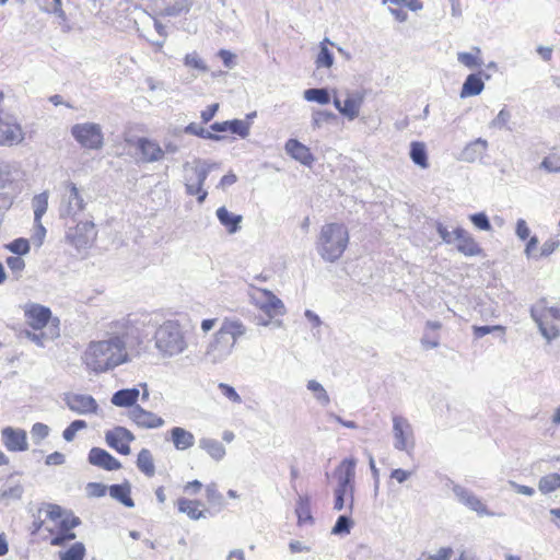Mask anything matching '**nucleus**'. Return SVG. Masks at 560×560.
Wrapping results in <instances>:
<instances>
[{
  "mask_svg": "<svg viewBox=\"0 0 560 560\" xmlns=\"http://www.w3.org/2000/svg\"><path fill=\"white\" fill-rule=\"evenodd\" d=\"M136 323L131 316L109 323L106 338L91 341L84 351L86 368L95 373H104L127 363L130 360L128 347L139 341Z\"/></svg>",
  "mask_w": 560,
  "mask_h": 560,
  "instance_id": "1",
  "label": "nucleus"
},
{
  "mask_svg": "<svg viewBox=\"0 0 560 560\" xmlns=\"http://www.w3.org/2000/svg\"><path fill=\"white\" fill-rule=\"evenodd\" d=\"M246 334L247 327L241 319L225 317L207 345L206 360L212 364L224 362L232 355L237 341Z\"/></svg>",
  "mask_w": 560,
  "mask_h": 560,
  "instance_id": "2",
  "label": "nucleus"
},
{
  "mask_svg": "<svg viewBox=\"0 0 560 560\" xmlns=\"http://www.w3.org/2000/svg\"><path fill=\"white\" fill-rule=\"evenodd\" d=\"M349 240V230L343 223H325L316 240L317 254L323 260L335 262L343 255Z\"/></svg>",
  "mask_w": 560,
  "mask_h": 560,
  "instance_id": "3",
  "label": "nucleus"
},
{
  "mask_svg": "<svg viewBox=\"0 0 560 560\" xmlns=\"http://www.w3.org/2000/svg\"><path fill=\"white\" fill-rule=\"evenodd\" d=\"M154 346L163 358L182 354L188 348V342L182 325L177 320L163 322L154 332Z\"/></svg>",
  "mask_w": 560,
  "mask_h": 560,
  "instance_id": "4",
  "label": "nucleus"
},
{
  "mask_svg": "<svg viewBox=\"0 0 560 560\" xmlns=\"http://www.w3.org/2000/svg\"><path fill=\"white\" fill-rule=\"evenodd\" d=\"M248 295L250 303L262 311L269 318L285 314L283 302L271 291L250 284Z\"/></svg>",
  "mask_w": 560,
  "mask_h": 560,
  "instance_id": "5",
  "label": "nucleus"
},
{
  "mask_svg": "<svg viewBox=\"0 0 560 560\" xmlns=\"http://www.w3.org/2000/svg\"><path fill=\"white\" fill-rule=\"evenodd\" d=\"M71 136L84 149L97 151L104 147V132L100 124H75L71 127Z\"/></svg>",
  "mask_w": 560,
  "mask_h": 560,
  "instance_id": "6",
  "label": "nucleus"
},
{
  "mask_svg": "<svg viewBox=\"0 0 560 560\" xmlns=\"http://www.w3.org/2000/svg\"><path fill=\"white\" fill-rule=\"evenodd\" d=\"M86 202L82 191L72 182L65 184L61 201L59 206L60 218L74 219L85 210Z\"/></svg>",
  "mask_w": 560,
  "mask_h": 560,
  "instance_id": "7",
  "label": "nucleus"
},
{
  "mask_svg": "<svg viewBox=\"0 0 560 560\" xmlns=\"http://www.w3.org/2000/svg\"><path fill=\"white\" fill-rule=\"evenodd\" d=\"M392 421L395 450L410 453L416 445L415 432L411 423L407 418L399 415H394L392 417Z\"/></svg>",
  "mask_w": 560,
  "mask_h": 560,
  "instance_id": "8",
  "label": "nucleus"
},
{
  "mask_svg": "<svg viewBox=\"0 0 560 560\" xmlns=\"http://www.w3.org/2000/svg\"><path fill=\"white\" fill-rule=\"evenodd\" d=\"M25 132L16 118L0 113V147H13L23 142Z\"/></svg>",
  "mask_w": 560,
  "mask_h": 560,
  "instance_id": "9",
  "label": "nucleus"
},
{
  "mask_svg": "<svg viewBox=\"0 0 560 560\" xmlns=\"http://www.w3.org/2000/svg\"><path fill=\"white\" fill-rule=\"evenodd\" d=\"M63 401L77 415H96L98 411L97 401L88 394L67 393L65 394Z\"/></svg>",
  "mask_w": 560,
  "mask_h": 560,
  "instance_id": "10",
  "label": "nucleus"
},
{
  "mask_svg": "<svg viewBox=\"0 0 560 560\" xmlns=\"http://www.w3.org/2000/svg\"><path fill=\"white\" fill-rule=\"evenodd\" d=\"M135 440L131 431L124 427H115L105 433V441L109 447L122 455L130 454L129 443Z\"/></svg>",
  "mask_w": 560,
  "mask_h": 560,
  "instance_id": "11",
  "label": "nucleus"
},
{
  "mask_svg": "<svg viewBox=\"0 0 560 560\" xmlns=\"http://www.w3.org/2000/svg\"><path fill=\"white\" fill-rule=\"evenodd\" d=\"M452 490L462 504L476 512L479 516H494V513L489 511L486 504L470 490L459 485H454Z\"/></svg>",
  "mask_w": 560,
  "mask_h": 560,
  "instance_id": "12",
  "label": "nucleus"
},
{
  "mask_svg": "<svg viewBox=\"0 0 560 560\" xmlns=\"http://www.w3.org/2000/svg\"><path fill=\"white\" fill-rule=\"evenodd\" d=\"M97 232L92 221H84L77 224L68 237L77 248L89 247L96 238Z\"/></svg>",
  "mask_w": 560,
  "mask_h": 560,
  "instance_id": "13",
  "label": "nucleus"
},
{
  "mask_svg": "<svg viewBox=\"0 0 560 560\" xmlns=\"http://www.w3.org/2000/svg\"><path fill=\"white\" fill-rule=\"evenodd\" d=\"M357 460L353 457L345 458L336 468L335 476L337 478L338 489H346L354 492Z\"/></svg>",
  "mask_w": 560,
  "mask_h": 560,
  "instance_id": "14",
  "label": "nucleus"
},
{
  "mask_svg": "<svg viewBox=\"0 0 560 560\" xmlns=\"http://www.w3.org/2000/svg\"><path fill=\"white\" fill-rule=\"evenodd\" d=\"M26 323L35 330L43 329L51 318V311L37 303H27L24 306Z\"/></svg>",
  "mask_w": 560,
  "mask_h": 560,
  "instance_id": "15",
  "label": "nucleus"
},
{
  "mask_svg": "<svg viewBox=\"0 0 560 560\" xmlns=\"http://www.w3.org/2000/svg\"><path fill=\"white\" fill-rule=\"evenodd\" d=\"M129 419L143 429H156L164 425L165 421L152 411H148L139 405L133 406L128 412Z\"/></svg>",
  "mask_w": 560,
  "mask_h": 560,
  "instance_id": "16",
  "label": "nucleus"
},
{
  "mask_svg": "<svg viewBox=\"0 0 560 560\" xmlns=\"http://www.w3.org/2000/svg\"><path fill=\"white\" fill-rule=\"evenodd\" d=\"M1 436L10 452H24L28 448L26 432L23 429L7 427L2 429Z\"/></svg>",
  "mask_w": 560,
  "mask_h": 560,
  "instance_id": "17",
  "label": "nucleus"
},
{
  "mask_svg": "<svg viewBox=\"0 0 560 560\" xmlns=\"http://www.w3.org/2000/svg\"><path fill=\"white\" fill-rule=\"evenodd\" d=\"M218 166L219 165L214 162H209L200 159H197L191 163L186 162L183 165L184 171L187 172L185 175L194 177L195 186H203L209 173Z\"/></svg>",
  "mask_w": 560,
  "mask_h": 560,
  "instance_id": "18",
  "label": "nucleus"
},
{
  "mask_svg": "<svg viewBox=\"0 0 560 560\" xmlns=\"http://www.w3.org/2000/svg\"><path fill=\"white\" fill-rule=\"evenodd\" d=\"M454 233L456 238L455 242H457L456 248L459 253L468 257L478 256L482 253V248L469 232L457 226L454 229Z\"/></svg>",
  "mask_w": 560,
  "mask_h": 560,
  "instance_id": "19",
  "label": "nucleus"
},
{
  "mask_svg": "<svg viewBox=\"0 0 560 560\" xmlns=\"http://www.w3.org/2000/svg\"><path fill=\"white\" fill-rule=\"evenodd\" d=\"M190 7V0H154V10L162 16L179 15L188 12Z\"/></svg>",
  "mask_w": 560,
  "mask_h": 560,
  "instance_id": "20",
  "label": "nucleus"
},
{
  "mask_svg": "<svg viewBox=\"0 0 560 560\" xmlns=\"http://www.w3.org/2000/svg\"><path fill=\"white\" fill-rule=\"evenodd\" d=\"M530 317L536 323L541 336L548 341H552L560 336V329L552 324V319L540 313L538 307L530 308Z\"/></svg>",
  "mask_w": 560,
  "mask_h": 560,
  "instance_id": "21",
  "label": "nucleus"
},
{
  "mask_svg": "<svg viewBox=\"0 0 560 560\" xmlns=\"http://www.w3.org/2000/svg\"><path fill=\"white\" fill-rule=\"evenodd\" d=\"M137 148L141 153L142 160L147 163L162 161L165 156V151L155 140L139 138Z\"/></svg>",
  "mask_w": 560,
  "mask_h": 560,
  "instance_id": "22",
  "label": "nucleus"
},
{
  "mask_svg": "<svg viewBox=\"0 0 560 560\" xmlns=\"http://www.w3.org/2000/svg\"><path fill=\"white\" fill-rule=\"evenodd\" d=\"M488 141L482 138H478L471 142H468L458 155V160L466 163H475L483 158L488 150Z\"/></svg>",
  "mask_w": 560,
  "mask_h": 560,
  "instance_id": "23",
  "label": "nucleus"
},
{
  "mask_svg": "<svg viewBox=\"0 0 560 560\" xmlns=\"http://www.w3.org/2000/svg\"><path fill=\"white\" fill-rule=\"evenodd\" d=\"M89 463L108 471L118 470L121 467L118 459L112 456L107 451L100 447L91 448L89 453Z\"/></svg>",
  "mask_w": 560,
  "mask_h": 560,
  "instance_id": "24",
  "label": "nucleus"
},
{
  "mask_svg": "<svg viewBox=\"0 0 560 560\" xmlns=\"http://www.w3.org/2000/svg\"><path fill=\"white\" fill-rule=\"evenodd\" d=\"M284 149L292 159L305 166H311L314 162V156L310 149L296 139H289L285 142Z\"/></svg>",
  "mask_w": 560,
  "mask_h": 560,
  "instance_id": "25",
  "label": "nucleus"
},
{
  "mask_svg": "<svg viewBox=\"0 0 560 560\" xmlns=\"http://www.w3.org/2000/svg\"><path fill=\"white\" fill-rule=\"evenodd\" d=\"M168 433L170 440L172 441L173 446L177 451L184 452L195 445V435L185 428L174 427L168 431Z\"/></svg>",
  "mask_w": 560,
  "mask_h": 560,
  "instance_id": "26",
  "label": "nucleus"
},
{
  "mask_svg": "<svg viewBox=\"0 0 560 560\" xmlns=\"http://www.w3.org/2000/svg\"><path fill=\"white\" fill-rule=\"evenodd\" d=\"M364 101V95L359 92L347 93V97L343 101L342 109L340 114L348 120H354L360 114L361 106Z\"/></svg>",
  "mask_w": 560,
  "mask_h": 560,
  "instance_id": "27",
  "label": "nucleus"
},
{
  "mask_svg": "<svg viewBox=\"0 0 560 560\" xmlns=\"http://www.w3.org/2000/svg\"><path fill=\"white\" fill-rule=\"evenodd\" d=\"M80 521L78 517H66L60 521L61 532L51 538L50 545L52 546H62L67 541L73 540L75 538V534L71 532L72 528L78 526Z\"/></svg>",
  "mask_w": 560,
  "mask_h": 560,
  "instance_id": "28",
  "label": "nucleus"
},
{
  "mask_svg": "<svg viewBox=\"0 0 560 560\" xmlns=\"http://www.w3.org/2000/svg\"><path fill=\"white\" fill-rule=\"evenodd\" d=\"M199 447L215 462H221L226 454L225 446L220 441L211 438H201Z\"/></svg>",
  "mask_w": 560,
  "mask_h": 560,
  "instance_id": "29",
  "label": "nucleus"
},
{
  "mask_svg": "<svg viewBox=\"0 0 560 560\" xmlns=\"http://www.w3.org/2000/svg\"><path fill=\"white\" fill-rule=\"evenodd\" d=\"M140 390L136 387L125 388L116 392L112 396V404L117 407H133L139 398Z\"/></svg>",
  "mask_w": 560,
  "mask_h": 560,
  "instance_id": "30",
  "label": "nucleus"
},
{
  "mask_svg": "<svg viewBox=\"0 0 560 560\" xmlns=\"http://www.w3.org/2000/svg\"><path fill=\"white\" fill-rule=\"evenodd\" d=\"M217 218L230 234H234L241 229L242 215L230 212L225 207H220L217 210Z\"/></svg>",
  "mask_w": 560,
  "mask_h": 560,
  "instance_id": "31",
  "label": "nucleus"
},
{
  "mask_svg": "<svg viewBox=\"0 0 560 560\" xmlns=\"http://www.w3.org/2000/svg\"><path fill=\"white\" fill-rule=\"evenodd\" d=\"M109 495L127 508H133L135 502L130 497L131 487L129 482L113 485L108 488Z\"/></svg>",
  "mask_w": 560,
  "mask_h": 560,
  "instance_id": "32",
  "label": "nucleus"
},
{
  "mask_svg": "<svg viewBox=\"0 0 560 560\" xmlns=\"http://www.w3.org/2000/svg\"><path fill=\"white\" fill-rule=\"evenodd\" d=\"M485 84L479 74H469L460 91V97L465 98L468 96L479 95L483 91Z\"/></svg>",
  "mask_w": 560,
  "mask_h": 560,
  "instance_id": "33",
  "label": "nucleus"
},
{
  "mask_svg": "<svg viewBox=\"0 0 560 560\" xmlns=\"http://www.w3.org/2000/svg\"><path fill=\"white\" fill-rule=\"evenodd\" d=\"M15 168L7 162L0 161V190H20L13 178Z\"/></svg>",
  "mask_w": 560,
  "mask_h": 560,
  "instance_id": "34",
  "label": "nucleus"
},
{
  "mask_svg": "<svg viewBox=\"0 0 560 560\" xmlns=\"http://www.w3.org/2000/svg\"><path fill=\"white\" fill-rule=\"evenodd\" d=\"M409 156H410L411 161L419 167H421V168L429 167L427 145L424 142L412 141L410 143Z\"/></svg>",
  "mask_w": 560,
  "mask_h": 560,
  "instance_id": "35",
  "label": "nucleus"
},
{
  "mask_svg": "<svg viewBox=\"0 0 560 560\" xmlns=\"http://www.w3.org/2000/svg\"><path fill=\"white\" fill-rule=\"evenodd\" d=\"M178 511L187 514L190 520L197 521L205 517L203 511L199 510L200 503L198 501L182 498L177 501Z\"/></svg>",
  "mask_w": 560,
  "mask_h": 560,
  "instance_id": "36",
  "label": "nucleus"
},
{
  "mask_svg": "<svg viewBox=\"0 0 560 560\" xmlns=\"http://www.w3.org/2000/svg\"><path fill=\"white\" fill-rule=\"evenodd\" d=\"M295 513L298 516L299 525L313 524V516L311 514L310 498L300 495L296 501Z\"/></svg>",
  "mask_w": 560,
  "mask_h": 560,
  "instance_id": "37",
  "label": "nucleus"
},
{
  "mask_svg": "<svg viewBox=\"0 0 560 560\" xmlns=\"http://www.w3.org/2000/svg\"><path fill=\"white\" fill-rule=\"evenodd\" d=\"M137 467L141 472L148 477H153L155 474V466L152 453L148 448H142L137 458Z\"/></svg>",
  "mask_w": 560,
  "mask_h": 560,
  "instance_id": "38",
  "label": "nucleus"
},
{
  "mask_svg": "<svg viewBox=\"0 0 560 560\" xmlns=\"http://www.w3.org/2000/svg\"><path fill=\"white\" fill-rule=\"evenodd\" d=\"M334 494H335V502H334L335 511H341L345 508H348V510L350 512L352 511L353 502H354V492H349V490L336 488L334 491Z\"/></svg>",
  "mask_w": 560,
  "mask_h": 560,
  "instance_id": "39",
  "label": "nucleus"
},
{
  "mask_svg": "<svg viewBox=\"0 0 560 560\" xmlns=\"http://www.w3.org/2000/svg\"><path fill=\"white\" fill-rule=\"evenodd\" d=\"M48 192L43 191L32 199V207L34 209V222L39 223L43 215L46 213L48 209Z\"/></svg>",
  "mask_w": 560,
  "mask_h": 560,
  "instance_id": "40",
  "label": "nucleus"
},
{
  "mask_svg": "<svg viewBox=\"0 0 560 560\" xmlns=\"http://www.w3.org/2000/svg\"><path fill=\"white\" fill-rule=\"evenodd\" d=\"M306 388L313 394L314 398L317 400L319 405L324 407L329 405L330 397L327 390L319 382L311 380L307 382Z\"/></svg>",
  "mask_w": 560,
  "mask_h": 560,
  "instance_id": "41",
  "label": "nucleus"
},
{
  "mask_svg": "<svg viewBox=\"0 0 560 560\" xmlns=\"http://www.w3.org/2000/svg\"><path fill=\"white\" fill-rule=\"evenodd\" d=\"M476 54L472 52H458L457 60L469 69H475L482 66V60L480 58L481 50L479 47H474Z\"/></svg>",
  "mask_w": 560,
  "mask_h": 560,
  "instance_id": "42",
  "label": "nucleus"
},
{
  "mask_svg": "<svg viewBox=\"0 0 560 560\" xmlns=\"http://www.w3.org/2000/svg\"><path fill=\"white\" fill-rule=\"evenodd\" d=\"M560 488V474H549L540 478L538 489L547 494Z\"/></svg>",
  "mask_w": 560,
  "mask_h": 560,
  "instance_id": "43",
  "label": "nucleus"
},
{
  "mask_svg": "<svg viewBox=\"0 0 560 560\" xmlns=\"http://www.w3.org/2000/svg\"><path fill=\"white\" fill-rule=\"evenodd\" d=\"M304 100L326 105L330 102L329 92L326 89H308L303 93Z\"/></svg>",
  "mask_w": 560,
  "mask_h": 560,
  "instance_id": "44",
  "label": "nucleus"
},
{
  "mask_svg": "<svg viewBox=\"0 0 560 560\" xmlns=\"http://www.w3.org/2000/svg\"><path fill=\"white\" fill-rule=\"evenodd\" d=\"M184 182L186 194L189 196H197L198 202L202 203L208 196V192L202 188V186H195L194 177L189 175L184 176Z\"/></svg>",
  "mask_w": 560,
  "mask_h": 560,
  "instance_id": "45",
  "label": "nucleus"
},
{
  "mask_svg": "<svg viewBox=\"0 0 560 560\" xmlns=\"http://www.w3.org/2000/svg\"><path fill=\"white\" fill-rule=\"evenodd\" d=\"M85 556V547L82 542H75L66 551L59 552L60 560H83Z\"/></svg>",
  "mask_w": 560,
  "mask_h": 560,
  "instance_id": "46",
  "label": "nucleus"
},
{
  "mask_svg": "<svg viewBox=\"0 0 560 560\" xmlns=\"http://www.w3.org/2000/svg\"><path fill=\"white\" fill-rule=\"evenodd\" d=\"M326 43H329L328 38H325L320 43V50L316 58L317 68H330L334 63V56L331 51L327 48Z\"/></svg>",
  "mask_w": 560,
  "mask_h": 560,
  "instance_id": "47",
  "label": "nucleus"
},
{
  "mask_svg": "<svg viewBox=\"0 0 560 560\" xmlns=\"http://www.w3.org/2000/svg\"><path fill=\"white\" fill-rule=\"evenodd\" d=\"M184 132L188 133V135H194V136L200 137L202 139H210V140H220L221 139L220 136L206 130L203 127H201L200 125H198L196 122H191V124L187 125L184 128Z\"/></svg>",
  "mask_w": 560,
  "mask_h": 560,
  "instance_id": "48",
  "label": "nucleus"
},
{
  "mask_svg": "<svg viewBox=\"0 0 560 560\" xmlns=\"http://www.w3.org/2000/svg\"><path fill=\"white\" fill-rule=\"evenodd\" d=\"M228 125H229V130L232 133H235L243 139L248 137L249 130H250V124L248 121L241 120V119H233V120H228Z\"/></svg>",
  "mask_w": 560,
  "mask_h": 560,
  "instance_id": "49",
  "label": "nucleus"
},
{
  "mask_svg": "<svg viewBox=\"0 0 560 560\" xmlns=\"http://www.w3.org/2000/svg\"><path fill=\"white\" fill-rule=\"evenodd\" d=\"M184 65L187 68L196 69L200 72L208 71V67H207L206 62L201 59V57L196 51L189 52L184 57Z\"/></svg>",
  "mask_w": 560,
  "mask_h": 560,
  "instance_id": "50",
  "label": "nucleus"
},
{
  "mask_svg": "<svg viewBox=\"0 0 560 560\" xmlns=\"http://www.w3.org/2000/svg\"><path fill=\"white\" fill-rule=\"evenodd\" d=\"M50 429L47 424L36 422L32 425L31 436L35 444H40L49 435Z\"/></svg>",
  "mask_w": 560,
  "mask_h": 560,
  "instance_id": "51",
  "label": "nucleus"
},
{
  "mask_svg": "<svg viewBox=\"0 0 560 560\" xmlns=\"http://www.w3.org/2000/svg\"><path fill=\"white\" fill-rule=\"evenodd\" d=\"M352 521L347 515H340L337 518V522L335 526L331 529V534L334 535H346L350 533V529L352 527Z\"/></svg>",
  "mask_w": 560,
  "mask_h": 560,
  "instance_id": "52",
  "label": "nucleus"
},
{
  "mask_svg": "<svg viewBox=\"0 0 560 560\" xmlns=\"http://www.w3.org/2000/svg\"><path fill=\"white\" fill-rule=\"evenodd\" d=\"M336 115L331 112L317 109L312 114V125L314 128H320L323 124L334 120Z\"/></svg>",
  "mask_w": 560,
  "mask_h": 560,
  "instance_id": "53",
  "label": "nucleus"
},
{
  "mask_svg": "<svg viewBox=\"0 0 560 560\" xmlns=\"http://www.w3.org/2000/svg\"><path fill=\"white\" fill-rule=\"evenodd\" d=\"M470 222L475 225L476 229L480 231H491V223L485 212H478L469 215Z\"/></svg>",
  "mask_w": 560,
  "mask_h": 560,
  "instance_id": "54",
  "label": "nucleus"
},
{
  "mask_svg": "<svg viewBox=\"0 0 560 560\" xmlns=\"http://www.w3.org/2000/svg\"><path fill=\"white\" fill-rule=\"evenodd\" d=\"M86 422L84 420H74L72 421L62 432V438L67 442L73 441L75 434L79 430L86 428Z\"/></svg>",
  "mask_w": 560,
  "mask_h": 560,
  "instance_id": "55",
  "label": "nucleus"
},
{
  "mask_svg": "<svg viewBox=\"0 0 560 560\" xmlns=\"http://www.w3.org/2000/svg\"><path fill=\"white\" fill-rule=\"evenodd\" d=\"M40 10L47 13H52L58 16L61 21H66L67 16L62 10L61 0H52L51 3L39 4Z\"/></svg>",
  "mask_w": 560,
  "mask_h": 560,
  "instance_id": "56",
  "label": "nucleus"
},
{
  "mask_svg": "<svg viewBox=\"0 0 560 560\" xmlns=\"http://www.w3.org/2000/svg\"><path fill=\"white\" fill-rule=\"evenodd\" d=\"M7 248L16 256L25 255L30 252L28 241L25 238H16L7 245Z\"/></svg>",
  "mask_w": 560,
  "mask_h": 560,
  "instance_id": "57",
  "label": "nucleus"
},
{
  "mask_svg": "<svg viewBox=\"0 0 560 560\" xmlns=\"http://www.w3.org/2000/svg\"><path fill=\"white\" fill-rule=\"evenodd\" d=\"M9 269L16 275V279L21 277L22 271L25 268V261L21 256H9L5 259Z\"/></svg>",
  "mask_w": 560,
  "mask_h": 560,
  "instance_id": "58",
  "label": "nucleus"
},
{
  "mask_svg": "<svg viewBox=\"0 0 560 560\" xmlns=\"http://www.w3.org/2000/svg\"><path fill=\"white\" fill-rule=\"evenodd\" d=\"M384 4L392 3L399 7H405L412 12L422 10L423 3L420 0H382Z\"/></svg>",
  "mask_w": 560,
  "mask_h": 560,
  "instance_id": "59",
  "label": "nucleus"
},
{
  "mask_svg": "<svg viewBox=\"0 0 560 560\" xmlns=\"http://www.w3.org/2000/svg\"><path fill=\"white\" fill-rule=\"evenodd\" d=\"M20 190H0V210H8L13 205Z\"/></svg>",
  "mask_w": 560,
  "mask_h": 560,
  "instance_id": "60",
  "label": "nucleus"
},
{
  "mask_svg": "<svg viewBox=\"0 0 560 560\" xmlns=\"http://www.w3.org/2000/svg\"><path fill=\"white\" fill-rule=\"evenodd\" d=\"M533 307H538L540 313L550 319H560V308L553 306L548 307L545 299L540 300Z\"/></svg>",
  "mask_w": 560,
  "mask_h": 560,
  "instance_id": "61",
  "label": "nucleus"
},
{
  "mask_svg": "<svg viewBox=\"0 0 560 560\" xmlns=\"http://www.w3.org/2000/svg\"><path fill=\"white\" fill-rule=\"evenodd\" d=\"M511 119V113L505 109V108H502L497 117L490 122V127L492 128H498V129H502V128H505L508 122L510 121Z\"/></svg>",
  "mask_w": 560,
  "mask_h": 560,
  "instance_id": "62",
  "label": "nucleus"
},
{
  "mask_svg": "<svg viewBox=\"0 0 560 560\" xmlns=\"http://www.w3.org/2000/svg\"><path fill=\"white\" fill-rule=\"evenodd\" d=\"M219 389L221 392V394L228 398L229 400L235 402V404H241L242 402V398L241 396L237 394V392L235 390L234 387L228 385V384H224V383H220L219 384Z\"/></svg>",
  "mask_w": 560,
  "mask_h": 560,
  "instance_id": "63",
  "label": "nucleus"
},
{
  "mask_svg": "<svg viewBox=\"0 0 560 560\" xmlns=\"http://www.w3.org/2000/svg\"><path fill=\"white\" fill-rule=\"evenodd\" d=\"M540 167L550 173H560V156L545 158Z\"/></svg>",
  "mask_w": 560,
  "mask_h": 560,
  "instance_id": "64",
  "label": "nucleus"
}]
</instances>
